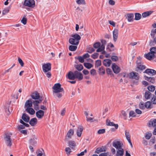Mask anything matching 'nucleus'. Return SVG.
Listing matches in <instances>:
<instances>
[{
  "mask_svg": "<svg viewBox=\"0 0 156 156\" xmlns=\"http://www.w3.org/2000/svg\"><path fill=\"white\" fill-rule=\"evenodd\" d=\"M44 112L42 110H39L36 112V115L37 117L39 119H41L43 117L44 115Z\"/></svg>",
  "mask_w": 156,
  "mask_h": 156,
  "instance_id": "obj_13",
  "label": "nucleus"
},
{
  "mask_svg": "<svg viewBox=\"0 0 156 156\" xmlns=\"http://www.w3.org/2000/svg\"><path fill=\"white\" fill-rule=\"evenodd\" d=\"M144 73L149 75H154L156 74V72L154 70L150 69H146Z\"/></svg>",
  "mask_w": 156,
  "mask_h": 156,
  "instance_id": "obj_17",
  "label": "nucleus"
},
{
  "mask_svg": "<svg viewBox=\"0 0 156 156\" xmlns=\"http://www.w3.org/2000/svg\"><path fill=\"white\" fill-rule=\"evenodd\" d=\"M106 72L108 74H111L112 73V71H111V69L108 68H107L106 69Z\"/></svg>",
  "mask_w": 156,
  "mask_h": 156,
  "instance_id": "obj_63",
  "label": "nucleus"
},
{
  "mask_svg": "<svg viewBox=\"0 0 156 156\" xmlns=\"http://www.w3.org/2000/svg\"><path fill=\"white\" fill-rule=\"evenodd\" d=\"M129 117H135L136 116V113L133 111H131L129 114Z\"/></svg>",
  "mask_w": 156,
  "mask_h": 156,
  "instance_id": "obj_57",
  "label": "nucleus"
},
{
  "mask_svg": "<svg viewBox=\"0 0 156 156\" xmlns=\"http://www.w3.org/2000/svg\"><path fill=\"white\" fill-rule=\"evenodd\" d=\"M84 65L86 68L88 69H90L92 67V64L89 63H84Z\"/></svg>",
  "mask_w": 156,
  "mask_h": 156,
  "instance_id": "obj_42",
  "label": "nucleus"
},
{
  "mask_svg": "<svg viewBox=\"0 0 156 156\" xmlns=\"http://www.w3.org/2000/svg\"><path fill=\"white\" fill-rule=\"evenodd\" d=\"M125 135L127 140L130 144L132 147H133V145L130 138V135L129 131L126 130L125 132Z\"/></svg>",
  "mask_w": 156,
  "mask_h": 156,
  "instance_id": "obj_15",
  "label": "nucleus"
},
{
  "mask_svg": "<svg viewBox=\"0 0 156 156\" xmlns=\"http://www.w3.org/2000/svg\"><path fill=\"white\" fill-rule=\"evenodd\" d=\"M26 112L30 115H33L34 114L35 112L34 109L30 108H27L26 109Z\"/></svg>",
  "mask_w": 156,
  "mask_h": 156,
  "instance_id": "obj_30",
  "label": "nucleus"
},
{
  "mask_svg": "<svg viewBox=\"0 0 156 156\" xmlns=\"http://www.w3.org/2000/svg\"><path fill=\"white\" fill-rule=\"evenodd\" d=\"M118 30L115 28L113 31V39L114 42H115L117 40L118 36Z\"/></svg>",
  "mask_w": 156,
  "mask_h": 156,
  "instance_id": "obj_11",
  "label": "nucleus"
},
{
  "mask_svg": "<svg viewBox=\"0 0 156 156\" xmlns=\"http://www.w3.org/2000/svg\"><path fill=\"white\" fill-rule=\"evenodd\" d=\"M33 102L31 99L26 101L25 104V108H30L32 106Z\"/></svg>",
  "mask_w": 156,
  "mask_h": 156,
  "instance_id": "obj_23",
  "label": "nucleus"
},
{
  "mask_svg": "<svg viewBox=\"0 0 156 156\" xmlns=\"http://www.w3.org/2000/svg\"><path fill=\"white\" fill-rule=\"evenodd\" d=\"M151 101V103H153L154 104H156V97L155 96L153 95L152 97Z\"/></svg>",
  "mask_w": 156,
  "mask_h": 156,
  "instance_id": "obj_49",
  "label": "nucleus"
},
{
  "mask_svg": "<svg viewBox=\"0 0 156 156\" xmlns=\"http://www.w3.org/2000/svg\"><path fill=\"white\" fill-rule=\"evenodd\" d=\"M36 153L37 156H46L44 151L43 149L38 150Z\"/></svg>",
  "mask_w": 156,
  "mask_h": 156,
  "instance_id": "obj_18",
  "label": "nucleus"
},
{
  "mask_svg": "<svg viewBox=\"0 0 156 156\" xmlns=\"http://www.w3.org/2000/svg\"><path fill=\"white\" fill-rule=\"evenodd\" d=\"M145 58L149 60H151L155 57V55L149 52L145 55Z\"/></svg>",
  "mask_w": 156,
  "mask_h": 156,
  "instance_id": "obj_27",
  "label": "nucleus"
},
{
  "mask_svg": "<svg viewBox=\"0 0 156 156\" xmlns=\"http://www.w3.org/2000/svg\"><path fill=\"white\" fill-rule=\"evenodd\" d=\"M52 88L54 90L53 91V94L57 93L63 91L64 92L63 88L61 87V85L59 83L55 84Z\"/></svg>",
  "mask_w": 156,
  "mask_h": 156,
  "instance_id": "obj_2",
  "label": "nucleus"
},
{
  "mask_svg": "<svg viewBox=\"0 0 156 156\" xmlns=\"http://www.w3.org/2000/svg\"><path fill=\"white\" fill-rule=\"evenodd\" d=\"M68 146L72 149H73L76 146V143L73 140H69L68 142Z\"/></svg>",
  "mask_w": 156,
  "mask_h": 156,
  "instance_id": "obj_28",
  "label": "nucleus"
},
{
  "mask_svg": "<svg viewBox=\"0 0 156 156\" xmlns=\"http://www.w3.org/2000/svg\"><path fill=\"white\" fill-rule=\"evenodd\" d=\"M124 153V150L122 148L117 149L116 156H122Z\"/></svg>",
  "mask_w": 156,
  "mask_h": 156,
  "instance_id": "obj_25",
  "label": "nucleus"
},
{
  "mask_svg": "<svg viewBox=\"0 0 156 156\" xmlns=\"http://www.w3.org/2000/svg\"><path fill=\"white\" fill-rule=\"evenodd\" d=\"M18 61L21 66L23 67L24 66V63L22 60L20 58H18Z\"/></svg>",
  "mask_w": 156,
  "mask_h": 156,
  "instance_id": "obj_53",
  "label": "nucleus"
},
{
  "mask_svg": "<svg viewBox=\"0 0 156 156\" xmlns=\"http://www.w3.org/2000/svg\"><path fill=\"white\" fill-rule=\"evenodd\" d=\"M147 89L149 91H153L155 89V87L154 86L151 85L147 87Z\"/></svg>",
  "mask_w": 156,
  "mask_h": 156,
  "instance_id": "obj_45",
  "label": "nucleus"
},
{
  "mask_svg": "<svg viewBox=\"0 0 156 156\" xmlns=\"http://www.w3.org/2000/svg\"><path fill=\"white\" fill-rule=\"evenodd\" d=\"M77 48V47L76 46L70 45L69 47V49L71 51H74L76 50Z\"/></svg>",
  "mask_w": 156,
  "mask_h": 156,
  "instance_id": "obj_39",
  "label": "nucleus"
},
{
  "mask_svg": "<svg viewBox=\"0 0 156 156\" xmlns=\"http://www.w3.org/2000/svg\"><path fill=\"white\" fill-rule=\"evenodd\" d=\"M126 18L127 19L128 22H132L133 21L134 15L132 13H127L125 16Z\"/></svg>",
  "mask_w": 156,
  "mask_h": 156,
  "instance_id": "obj_16",
  "label": "nucleus"
},
{
  "mask_svg": "<svg viewBox=\"0 0 156 156\" xmlns=\"http://www.w3.org/2000/svg\"><path fill=\"white\" fill-rule=\"evenodd\" d=\"M76 2L78 4H83L85 3L84 0H77Z\"/></svg>",
  "mask_w": 156,
  "mask_h": 156,
  "instance_id": "obj_58",
  "label": "nucleus"
},
{
  "mask_svg": "<svg viewBox=\"0 0 156 156\" xmlns=\"http://www.w3.org/2000/svg\"><path fill=\"white\" fill-rule=\"evenodd\" d=\"M121 142L116 140H114L112 143V146L117 150L122 148V145Z\"/></svg>",
  "mask_w": 156,
  "mask_h": 156,
  "instance_id": "obj_7",
  "label": "nucleus"
},
{
  "mask_svg": "<svg viewBox=\"0 0 156 156\" xmlns=\"http://www.w3.org/2000/svg\"><path fill=\"white\" fill-rule=\"evenodd\" d=\"M83 130V128L82 126H80L78 127L76 132V134L78 136L80 137L81 136Z\"/></svg>",
  "mask_w": 156,
  "mask_h": 156,
  "instance_id": "obj_19",
  "label": "nucleus"
},
{
  "mask_svg": "<svg viewBox=\"0 0 156 156\" xmlns=\"http://www.w3.org/2000/svg\"><path fill=\"white\" fill-rule=\"evenodd\" d=\"M111 63V60L108 59H105L103 61V65L106 66H109Z\"/></svg>",
  "mask_w": 156,
  "mask_h": 156,
  "instance_id": "obj_20",
  "label": "nucleus"
},
{
  "mask_svg": "<svg viewBox=\"0 0 156 156\" xmlns=\"http://www.w3.org/2000/svg\"><path fill=\"white\" fill-rule=\"evenodd\" d=\"M30 144L32 145H34L36 144V142L34 138H33L30 139L29 141Z\"/></svg>",
  "mask_w": 156,
  "mask_h": 156,
  "instance_id": "obj_41",
  "label": "nucleus"
},
{
  "mask_svg": "<svg viewBox=\"0 0 156 156\" xmlns=\"http://www.w3.org/2000/svg\"><path fill=\"white\" fill-rule=\"evenodd\" d=\"M99 71L100 74L103 75L105 73V70L102 67L99 68Z\"/></svg>",
  "mask_w": 156,
  "mask_h": 156,
  "instance_id": "obj_55",
  "label": "nucleus"
},
{
  "mask_svg": "<svg viewBox=\"0 0 156 156\" xmlns=\"http://www.w3.org/2000/svg\"><path fill=\"white\" fill-rule=\"evenodd\" d=\"M69 42L72 45H77L79 44V41H76L74 38H70L69 39Z\"/></svg>",
  "mask_w": 156,
  "mask_h": 156,
  "instance_id": "obj_22",
  "label": "nucleus"
},
{
  "mask_svg": "<svg viewBox=\"0 0 156 156\" xmlns=\"http://www.w3.org/2000/svg\"><path fill=\"white\" fill-rule=\"evenodd\" d=\"M151 96L152 94L149 91H147L145 92L144 97L146 99H149Z\"/></svg>",
  "mask_w": 156,
  "mask_h": 156,
  "instance_id": "obj_33",
  "label": "nucleus"
},
{
  "mask_svg": "<svg viewBox=\"0 0 156 156\" xmlns=\"http://www.w3.org/2000/svg\"><path fill=\"white\" fill-rule=\"evenodd\" d=\"M91 57L94 59L97 58H98V53H95L92 54Z\"/></svg>",
  "mask_w": 156,
  "mask_h": 156,
  "instance_id": "obj_61",
  "label": "nucleus"
},
{
  "mask_svg": "<svg viewBox=\"0 0 156 156\" xmlns=\"http://www.w3.org/2000/svg\"><path fill=\"white\" fill-rule=\"evenodd\" d=\"M101 43L98 42V52H101L104 50L105 45L106 44V41L104 39L101 40Z\"/></svg>",
  "mask_w": 156,
  "mask_h": 156,
  "instance_id": "obj_3",
  "label": "nucleus"
},
{
  "mask_svg": "<svg viewBox=\"0 0 156 156\" xmlns=\"http://www.w3.org/2000/svg\"><path fill=\"white\" fill-rule=\"evenodd\" d=\"M25 128V126L23 125H20L18 126V129L19 130L21 129H23Z\"/></svg>",
  "mask_w": 156,
  "mask_h": 156,
  "instance_id": "obj_64",
  "label": "nucleus"
},
{
  "mask_svg": "<svg viewBox=\"0 0 156 156\" xmlns=\"http://www.w3.org/2000/svg\"><path fill=\"white\" fill-rule=\"evenodd\" d=\"M152 12V11H147L142 14V16L143 17H146L150 15Z\"/></svg>",
  "mask_w": 156,
  "mask_h": 156,
  "instance_id": "obj_35",
  "label": "nucleus"
},
{
  "mask_svg": "<svg viewBox=\"0 0 156 156\" xmlns=\"http://www.w3.org/2000/svg\"><path fill=\"white\" fill-rule=\"evenodd\" d=\"M12 134L10 133H7L5 134V136H4V140L6 145L9 147H11L12 145V140L11 138Z\"/></svg>",
  "mask_w": 156,
  "mask_h": 156,
  "instance_id": "obj_1",
  "label": "nucleus"
},
{
  "mask_svg": "<svg viewBox=\"0 0 156 156\" xmlns=\"http://www.w3.org/2000/svg\"><path fill=\"white\" fill-rule=\"evenodd\" d=\"M39 102L38 101V100H35L33 102V104L34 106L39 105Z\"/></svg>",
  "mask_w": 156,
  "mask_h": 156,
  "instance_id": "obj_60",
  "label": "nucleus"
},
{
  "mask_svg": "<svg viewBox=\"0 0 156 156\" xmlns=\"http://www.w3.org/2000/svg\"><path fill=\"white\" fill-rule=\"evenodd\" d=\"M102 54H103V55H105V56L106 58H109L111 57L110 54H108V53H106V52L105 51H102Z\"/></svg>",
  "mask_w": 156,
  "mask_h": 156,
  "instance_id": "obj_52",
  "label": "nucleus"
},
{
  "mask_svg": "<svg viewBox=\"0 0 156 156\" xmlns=\"http://www.w3.org/2000/svg\"><path fill=\"white\" fill-rule=\"evenodd\" d=\"M65 151L67 155H69L71 152V149L69 147H66L65 148Z\"/></svg>",
  "mask_w": 156,
  "mask_h": 156,
  "instance_id": "obj_48",
  "label": "nucleus"
},
{
  "mask_svg": "<svg viewBox=\"0 0 156 156\" xmlns=\"http://www.w3.org/2000/svg\"><path fill=\"white\" fill-rule=\"evenodd\" d=\"M22 119L26 122H28L30 120V118L27 114L24 113L23 114Z\"/></svg>",
  "mask_w": 156,
  "mask_h": 156,
  "instance_id": "obj_21",
  "label": "nucleus"
},
{
  "mask_svg": "<svg viewBox=\"0 0 156 156\" xmlns=\"http://www.w3.org/2000/svg\"><path fill=\"white\" fill-rule=\"evenodd\" d=\"M75 67L79 71H81L83 69V66L81 64L76 65Z\"/></svg>",
  "mask_w": 156,
  "mask_h": 156,
  "instance_id": "obj_36",
  "label": "nucleus"
},
{
  "mask_svg": "<svg viewBox=\"0 0 156 156\" xmlns=\"http://www.w3.org/2000/svg\"><path fill=\"white\" fill-rule=\"evenodd\" d=\"M75 59H77L79 62L81 63H83L84 62V58H83V56L82 57L80 56H78V57H75Z\"/></svg>",
  "mask_w": 156,
  "mask_h": 156,
  "instance_id": "obj_38",
  "label": "nucleus"
},
{
  "mask_svg": "<svg viewBox=\"0 0 156 156\" xmlns=\"http://www.w3.org/2000/svg\"><path fill=\"white\" fill-rule=\"evenodd\" d=\"M144 77L146 80L151 83H153L155 82V78L153 77H148L145 76H144Z\"/></svg>",
  "mask_w": 156,
  "mask_h": 156,
  "instance_id": "obj_24",
  "label": "nucleus"
},
{
  "mask_svg": "<svg viewBox=\"0 0 156 156\" xmlns=\"http://www.w3.org/2000/svg\"><path fill=\"white\" fill-rule=\"evenodd\" d=\"M90 73L91 75H94L96 73V70L94 69H93L90 71Z\"/></svg>",
  "mask_w": 156,
  "mask_h": 156,
  "instance_id": "obj_62",
  "label": "nucleus"
},
{
  "mask_svg": "<svg viewBox=\"0 0 156 156\" xmlns=\"http://www.w3.org/2000/svg\"><path fill=\"white\" fill-rule=\"evenodd\" d=\"M152 134L151 133H148L146 134L145 136V138L147 139H149L151 136Z\"/></svg>",
  "mask_w": 156,
  "mask_h": 156,
  "instance_id": "obj_54",
  "label": "nucleus"
},
{
  "mask_svg": "<svg viewBox=\"0 0 156 156\" xmlns=\"http://www.w3.org/2000/svg\"><path fill=\"white\" fill-rule=\"evenodd\" d=\"M75 75V79L76 78L78 79L79 80H80L83 79V74L80 72L77 71H75L74 72Z\"/></svg>",
  "mask_w": 156,
  "mask_h": 156,
  "instance_id": "obj_8",
  "label": "nucleus"
},
{
  "mask_svg": "<svg viewBox=\"0 0 156 156\" xmlns=\"http://www.w3.org/2000/svg\"><path fill=\"white\" fill-rule=\"evenodd\" d=\"M37 119L36 118H32L30 120L29 123L31 126H34L37 124Z\"/></svg>",
  "mask_w": 156,
  "mask_h": 156,
  "instance_id": "obj_31",
  "label": "nucleus"
},
{
  "mask_svg": "<svg viewBox=\"0 0 156 156\" xmlns=\"http://www.w3.org/2000/svg\"><path fill=\"white\" fill-rule=\"evenodd\" d=\"M51 63H49L44 64L42 66V69L44 73H46L51 70Z\"/></svg>",
  "mask_w": 156,
  "mask_h": 156,
  "instance_id": "obj_6",
  "label": "nucleus"
},
{
  "mask_svg": "<svg viewBox=\"0 0 156 156\" xmlns=\"http://www.w3.org/2000/svg\"><path fill=\"white\" fill-rule=\"evenodd\" d=\"M150 51L152 54L154 55H155L154 54L156 53V47H152L150 49Z\"/></svg>",
  "mask_w": 156,
  "mask_h": 156,
  "instance_id": "obj_44",
  "label": "nucleus"
},
{
  "mask_svg": "<svg viewBox=\"0 0 156 156\" xmlns=\"http://www.w3.org/2000/svg\"><path fill=\"white\" fill-rule=\"evenodd\" d=\"M112 69L113 71L115 73H118L120 70V68L118 67L115 63H113L112 66Z\"/></svg>",
  "mask_w": 156,
  "mask_h": 156,
  "instance_id": "obj_9",
  "label": "nucleus"
},
{
  "mask_svg": "<svg viewBox=\"0 0 156 156\" xmlns=\"http://www.w3.org/2000/svg\"><path fill=\"white\" fill-rule=\"evenodd\" d=\"M105 129H100L98 130V134H103L105 133Z\"/></svg>",
  "mask_w": 156,
  "mask_h": 156,
  "instance_id": "obj_59",
  "label": "nucleus"
},
{
  "mask_svg": "<svg viewBox=\"0 0 156 156\" xmlns=\"http://www.w3.org/2000/svg\"><path fill=\"white\" fill-rule=\"evenodd\" d=\"M106 124L108 126H114L116 129H117L118 127V125L117 124H115L113 122H110L108 119L106 120Z\"/></svg>",
  "mask_w": 156,
  "mask_h": 156,
  "instance_id": "obj_26",
  "label": "nucleus"
},
{
  "mask_svg": "<svg viewBox=\"0 0 156 156\" xmlns=\"http://www.w3.org/2000/svg\"><path fill=\"white\" fill-rule=\"evenodd\" d=\"M106 147L105 146H102L98 148V153L99 152H101L105 151Z\"/></svg>",
  "mask_w": 156,
  "mask_h": 156,
  "instance_id": "obj_43",
  "label": "nucleus"
},
{
  "mask_svg": "<svg viewBox=\"0 0 156 156\" xmlns=\"http://www.w3.org/2000/svg\"><path fill=\"white\" fill-rule=\"evenodd\" d=\"M27 18L24 17L22 19L21 22L24 25H25L27 23Z\"/></svg>",
  "mask_w": 156,
  "mask_h": 156,
  "instance_id": "obj_56",
  "label": "nucleus"
},
{
  "mask_svg": "<svg viewBox=\"0 0 156 156\" xmlns=\"http://www.w3.org/2000/svg\"><path fill=\"white\" fill-rule=\"evenodd\" d=\"M94 49L92 47H89L87 48V52L90 53H91L94 51Z\"/></svg>",
  "mask_w": 156,
  "mask_h": 156,
  "instance_id": "obj_47",
  "label": "nucleus"
},
{
  "mask_svg": "<svg viewBox=\"0 0 156 156\" xmlns=\"http://www.w3.org/2000/svg\"><path fill=\"white\" fill-rule=\"evenodd\" d=\"M111 58L114 62H116L119 60L118 57L117 56L115 55H113L111 57Z\"/></svg>",
  "mask_w": 156,
  "mask_h": 156,
  "instance_id": "obj_46",
  "label": "nucleus"
},
{
  "mask_svg": "<svg viewBox=\"0 0 156 156\" xmlns=\"http://www.w3.org/2000/svg\"><path fill=\"white\" fill-rule=\"evenodd\" d=\"M139 106L140 108L142 109H144L145 108V105H144L143 102H140L139 104Z\"/></svg>",
  "mask_w": 156,
  "mask_h": 156,
  "instance_id": "obj_50",
  "label": "nucleus"
},
{
  "mask_svg": "<svg viewBox=\"0 0 156 156\" xmlns=\"http://www.w3.org/2000/svg\"><path fill=\"white\" fill-rule=\"evenodd\" d=\"M74 133V130L73 129H70L67 133L66 137V140L71 139L72 136L73 135Z\"/></svg>",
  "mask_w": 156,
  "mask_h": 156,
  "instance_id": "obj_10",
  "label": "nucleus"
},
{
  "mask_svg": "<svg viewBox=\"0 0 156 156\" xmlns=\"http://www.w3.org/2000/svg\"><path fill=\"white\" fill-rule=\"evenodd\" d=\"M30 96L32 99L34 100L38 99L40 96L39 93L36 91L32 93Z\"/></svg>",
  "mask_w": 156,
  "mask_h": 156,
  "instance_id": "obj_12",
  "label": "nucleus"
},
{
  "mask_svg": "<svg viewBox=\"0 0 156 156\" xmlns=\"http://www.w3.org/2000/svg\"><path fill=\"white\" fill-rule=\"evenodd\" d=\"M151 103L150 101H147L146 102L145 104V108H151Z\"/></svg>",
  "mask_w": 156,
  "mask_h": 156,
  "instance_id": "obj_40",
  "label": "nucleus"
},
{
  "mask_svg": "<svg viewBox=\"0 0 156 156\" xmlns=\"http://www.w3.org/2000/svg\"><path fill=\"white\" fill-rule=\"evenodd\" d=\"M9 9L8 8L5 9L2 11V14L3 15L6 14L7 13H8L9 11Z\"/></svg>",
  "mask_w": 156,
  "mask_h": 156,
  "instance_id": "obj_51",
  "label": "nucleus"
},
{
  "mask_svg": "<svg viewBox=\"0 0 156 156\" xmlns=\"http://www.w3.org/2000/svg\"><path fill=\"white\" fill-rule=\"evenodd\" d=\"M23 5L28 7L33 8L35 5V2L34 0H25Z\"/></svg>",
  "mask_w": 156,
  "mask_h": 156,
  "instance_id": "obj_4",
  "label": "nucleus"
},
{
  "mask_svg": "<svg viewBox=\"0 0 156 156\" xmlns=\"http://www.w3.org/2000/svg\"><path fill=\"white\" fill-rule=\"evenodd\" d=\"M71 37L76 40V41H79V40L81 39L80 36L77 34L72 35Z\"/></svg>",
  "mask_w": 156,
  "mask_h": 156,
  "instance_id": "obj_34",
  "label": "nucleus"
},
{
  "mask_svg": "<svg viewBox=\"0 0 156 156\" xmlns=\"http://www.w3.org/2000/svg\"><path fill=\"white\" fill-rule=\"evenodd\" d=\"M141 15L140 14L138 13H135V20H139L141 18Z\"/></svg>",
  "mask_w": 156,
  "mask_h": 156,
  "instance_id": "obj_37",
  "label": "nucleus"
},
{
  "mask_svg": "<svg viewBox=\"0 0 156 156\" xmlns=\"http://www.w3.org/2000/svg\"><path fill=\"white\" fill-rule=\"evenodd\" d=\"M143 63L141 62H138L137 63V66L136 69V71L138 72L139 70H142L145 69V66L143 65Z\"/></svg>",
  "mask_w": 156,
  "mask_h": 156,
  "instance_id": "obj_14",
  "label": "nucleus"
},
{
  "mask_svg": "<svg viewBox=\"0 0 156 156\" xmlns=\"http://www.w3.org/2000/svg\"><path fill=\"white\" fill-rule=\"evenodd\" d=\"M129 76L130 79H134L136 80L139 79L138 73L134 72H132L129 73Z\"/></svg>",
  "mask_w": 156,
  "mask_h": 156,
  "instance_id": "obj_5",
  "label": "nucleus"
},
{
  "mask_svg": "<svg viewBox=\"0 0 156 156\" xmlns=\"http://www.w3.org/2000/svg\"><path fill=\"white\" fill-rule=\"evenodd\" d=\"M149 127H156V119H154L152 121H150L149 123Z\"/></svg>",
  "mask_w": 156,
  "mask_h": 156,
  "instance_id": "obj_32",
  "label": "nucleus"
},
{
  "mask_svg": "<svg viewBox=\"0 0 156 156\" xmlns=\"http://www.w3.org/2000/svg\"><path fill=\"white\" fill-rule=\"evenodd\" d=\"M68 78L69 79L71 80H74L75 79L74 72L72 71L69 72L68 74Z\"/></svg>",
  "mask_w": 156,
  "mask_h": 156,
  "instance_id": "obj_29",
  "label": "nucleus"
}]
</instances>
